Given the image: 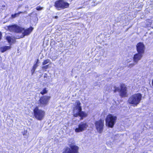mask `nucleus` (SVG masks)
<instances>
[{"label":"nucleus","instance_id":"1","mask_svg":"<svg viewBox=\"0 0 153 153\" xmlns=\"http://www.w3.org/2000/svg\"><path fill=\"white\" fill-rule=\"evenodd\" d=\"M142 95L140 93H137L131 96L128 100V102L134 106H136L141 102Z\"/></svg>","mask_w":153,"mask_h":153},{"label":"nucleus","instance_id":"2","mask_svg":"<svg viewBox=\"0 0 153 153\" xmlns=\"http://www.w3.org/2000/svg\"><path fill=\"white\" fill-rule=\"evenodd\" d=\"M114 93L118 92L119 95L121 97H127V88L126 85L125 84L121 83L120 85L119 88L115 86H114Z\"/></svg>","mask_w":153,"mask_h":153},{"label":"nucleus","instance_id":"3","mask_svg":"<svg viewBox=\"0 0 153 153\" xmlns=\"http://www.w3.org/2000/svg\"><path fill=\"white\" fill-rule=\"evenodd\" d=\"M117 119V116L111 114H109L105 119V125L109 128H113Z\"/></svg>","mask_w":153,"mask_h":153},{"label":"nucleus","instance_id":"4","mask_svg":"<svg viewBox=\"0 0 153 153\" xmlns=\"http://www.w3.org/2000/svg\"><path fill=\"white\" fill-rule=\"evenodd\" d=\"M33 115L36 120L41 121L44 118L45 112L44 110L39 109L38 106H36L33 109Z\"/></svg>","mask_w":153,"mask_h":153},{"label":"nucleus","instance_id":"5","mask_svg":"<svg viewBox=\"0 0 153 153\" xmlns=\"http://www.w3.org/2000/svg\"><path fill=\"white\" fill-rule=\"evenodd\" d=\"M64 149L62 153H79V147L75 143H71Z\"/></svg>","mask_w":153,"mask_h":153},{"label":"nucleus","instance_id":"6","mask_svg":"<svg viewBox=\"0 0 153 153\" xmlns=\"http://www.w3.org/2000/svg\"><path fill=\"white\" fill-rule=\"evenodd\" d=\"M54 6L57 10H60L68 8L69 4L64 0H57L55 2Z\"/></svg>","mask_w":153,"mask_h":153},{"label":"nucleus","instance_id":"7","mask_svg":"<svg viewBox=\"0 0 153 153\" xmlns=\"http://www.w3.org/2000/svg\"><path fill=\"white\" fill-rule=\"evenodd\" d=\"M51 97L47 95H43L39 99L38 104L39 107H44L47 105L49 103V101Z\"/></svg>","mask_w":153,"mask_h":153},{"label":"nucleus","instance_id":"8","mask_svg":"<svg viewBox=\"0 0 153 153\" xmlns=\"http://www.w3.org/2000/svg\"><path fill=\"white\" fill-rule=\"evenodd\" d=\"M94 124L97 131L100 134H101L103 131L104 127V120L100 119L95 121Z\"/></svg>","mask_w":153,"mask_h":153},{"label":"nucleus","instance_id":"9","mask_svg":"<svg viewBox=\"0 0 153 153\" xmlns=\"http://www.w3.org/2000/svg\"><path fill=\"white\" fill-rule=\"evenodd\" d=\"M76 109L78 111V112L73 114V116L74 117H77L79 116L80 117V119L82 120L84 118H85L87 116V114L84 111H82V106H79L76 108Z\"/></svg>","mask_w":153,"mask_h":153},{"label":"nucleus","instance_id":"10","mask_svg":"<svg viewBox=\"0 0 153 153\" xmlns=\"http://www.w3.org/2000/svg\"><path fill=\"white\" fill-rule=\"evenodd\" d=\"M8 28L11 31L17 33H21L24 30V28L21 27L16 24L9 26Z\"/></svg>","mask_w":153,"mask_h":153},{"label":"nucleus","instance_id":"11","mask_svg":"<svg viewBox=\"0 0 153 153\" xmlns=\"http://www.w3.org/2000/svg\"><path fill=\"white\" fill-rule=\"evenodd\" d=\"M88 127V124L86 123L81 122L78 124V127L75 129V131L76 133L82 132L85 130Z\"/></svg>","mask_w":153,"mask_h":153},{"label":"nucleus","instance_id":"12","mask_svg":"<svg viewBox=\"0 0 153 153\" xmlns=\"http://www.w3.org/2000/svg\"><path fill=\"white\" fill-rule=\"evenodd\" d=\"M145 47L143 42H139L136 45V50L138 53L143 54L144 53Z\"/></svg>","mask_w":153,"mask_h":153},{"label":"nucleus","instance_id":"13","mask_svg":"<svg viewBox=\"0 0 153 153\" xmlns=\"http://www.w3.org/2000/svg\"><path fill=\"white\" fill-rule=\"evenodd\" d=\"M143 54L137 53L134 54L133 57V61L136 63H137L138 61L142 58Z\"/></svg>","mask_w":153,"mask_h":153},{"label":"nucleus","instance_id":"14","mask_svg":"<svg viewBox=\"0 0 153 153\" xmlns=\"http://www.w3.org/2000/svg\"><path fill=\"white\" fill-rule=\"evenodd\" d=\"M33 29V28L31 26L26 29H25L24 28V30L23 31V32L22 33L23 37L29 35L32 32Z\"/></svg>","mask_w":153,"mask_h":153},{"label":"nucleus","instance_id":"15","mask_svg":"<svg viewBox=\"0 0 153 153\" xmlns=\"http://www.w3.org/2000/svg\"><path fill=\"white\" fill-rule=\"evenodd\" d=\"M10 46H5L1 48V52L3 53L7 50L10 49L11 48Z\"/></svg>","mask_w":153,"mask_h":153},{"label":"nucleus","instance_id":"16","mask_svg":"<svg viewBox=\"0 0 153 153\" xmlns=\"http://www.w3.org/2000/svg\"><path fill=\"white\" fill-rule=\"evenodd\" d=\"M48 93V91L46 88H44L42 91L40 92V93L42 95L47 94Z\"/></svg>","mask_w":153,"mask_h":153},{"label":"nucleus","instance_id":"17","mask_svg":"<svg viewBox=\"0 0 153 153\" xmlns=\"http://www.w3.org/2000/svg\"><path fill=\"white\" fill-rule=\"evenodd\" d=\"M50 61L49 59H45L42 62V65H45L48 64V63Z\"/></svg>","mask_w":153,"mask_h":153},{"label":"nucleus","instance_id":"18","mask_svg":"<svg viewBox=\"0 0 153 153\" xmlns=\"http://www.w3.org/2000/svg\"><path fill=\"white\" fill-rule=\"evenodd\" d=\"M6 39L7 40L8 42L10 44L12 40V38L9 36H7L6 37Z\"/></svg>","mask_w":153,"mask_h":153},{"label":"nucleus","instance_id":"19","mask_svg":"<svg viewBox=\"0 0 153 153\" xmlns=\"http://www.w3.org/2000/svg\"><path fill=\"white\" fill-rule=\"evenodd\" d=\"M76 105L75 108H76L78 107L79 106H81V103L80 102L79 100H77L76 102Z\"/></svg>","mask_w":153,"mask_h":153},{"label":"nucleus","instance_id":"20","mask_svg":"<svg viewBox=\"0 0 153 153\" xmlns=\"http://www.w3.org/2000/svg\"><path fill=\"white\" fill-rule=\"evenodd\" d=\"M137 63H136L135 62H133V63H131L129 64L128 66V67L129 68H132L133 67H134L135 65Z\"/></svg>","mask_w":153,"mask_h":153},{"label":"nucleus","instance_id":"21","mask_svg":"<svg viewBox=\"0 0 153 153\" xmlns=\"http://www.w3.org/2000/svg\"><path fill=\"white\" fill-rule=\"evenodd\" d=\"M19 16L18 15L17 13H15L14 14H12L11 15V17L12 19H14L16 17L18 16Z\"/></svg>","mask_w":153,"mask_h":153},{"label":"nucleus","instance_id":"22","mask_svg":"<svg viewBox=\"0 0 153 153\" xmlns=\"http://www.w3.org/2000/svg\"><path fill=\"white\" fill-rule=\"evenodd\" d=\"M36 69V68H35L33 66L32 69L31 70L32 75L34 73Z\"/></svg>","mask_w":153,"mask_h":153},{"label":"nucleus","instance_id":"23","mask_svg":"<svg viewBox=\"0 0 153 153\" xmlns=\"http://www.w3.org/2000/svg\"><path fill=\"white\" fill-rule=\"evenodd\" d=\"M49 68V65H46L42 67V68L43 69H46Z\"/></svg>","mask_w":153,"mask_h":153},{"label":"nucleus","instance_id":"24","mask_svg":"<svg viewBox=\"0 0 153 153\" xmlns=\"http://www.w3.org/2000/svg\"><path fill=\"white\" fill-rule=\"evenodd\" d=\"M36 10H42V7L39 6L36 7Z\"/></svg>","mask_w":153,"mask_h":153},{"label":"nucleus","instance_id":"25","mask_svg":"<svg viewBox=\"0 0 153 153\" xmlns=\"http://www.w3.org/2000/svg\"><path fill=\"white\" fill-rule=\"evenodd\" d=\"M38 66V64H35L33 65V66L36 68V67Z\"/></svg>","mask_w":153,"mask_h":153},{"label":"nucleus","instance_id":"26","mask_svg":"<svg viewBox=\"0 0 153 153\" xmlns=\"http://www.w3.org/2000/svg\"><path fill=\"white\" fill-rule=\"evenodd\" d=\"M24 13V12H22V11H19V12H18V13H17V14H18V15H19V14H20L22 13Z\"/></svg>","mask_w":153,"mask_h":153},{"label":"nucleus","instance_id":"27","mask_svg":"<svg viewBox=\"0 0 153 153\" xmlns=\"http://www.w3.org/2000/svg\"><path fill=\"white\" fill-rule=\"evenodd\" d=\"M39 60L38 59H37V60H36V64H38V63H39Z\"/></svg>","mask_w":153,"mask_h":153},{"label":"nucleus","instance_id":"28","mask_svg":"<svg viewBox=\"0 0 153 153\" xmlns=\"http://www.w3.org/2000/svg\"><path fill=\"white\" fill-rule=\"evenodd\" d=\"M53 18L56 19H58V17L57 16H55L53 17Z\"/></svg>","mask_w":153,"mask_h":153},{"label":"nucleus","instance_id":"29","mask_svg":"<svg viewBox=\"0 0 153 153\" xmlns=\"http://www.w3.org/2000/svg\"><path fill=\"white\" fill-rule=\"evenodd\" d=\"M152 87H153V79H152Z\"/></svg>","mask_w":153,"mask_h":153},{"label":"nucleus","instance_id":"30","mask_svg":"<svg viewBox=\"0 0 153 153\" xmlns=\"http://www.w3.org/2000/svg\"><path fill=\"white\" fill-rule=\"evenodd\" d=\"M12 40H13V42H14H14H15V41H16V40L15 39H14H14H13Z\"/></svg>","mask_w":153,"mask_h":153},{"label":"nucleus","instance_id":"31","mask_svg":"<svg viewBox=\"0 0 153 153\" xmlns=\"http://www.w3.org/2000/svg\"><path fill=\"white\" fill-rule=\"evenodd\" d=\"M130 62V61H129L128 62Z\"/></svg>","mask_w":153,"mask_h":153},{"label":"nucleus","instance_id":"32","mask_svg":"<svg viewBox=\"0 0 153 153\" xmlns=\"http://www.w3.org/2000/svg\"><path fill=\"white\" fill-rule=\"evenodd\" d=\"M143 153H144V152Z\"/></svg>","mask_w":153,"mask_h":153}]
</instances>
